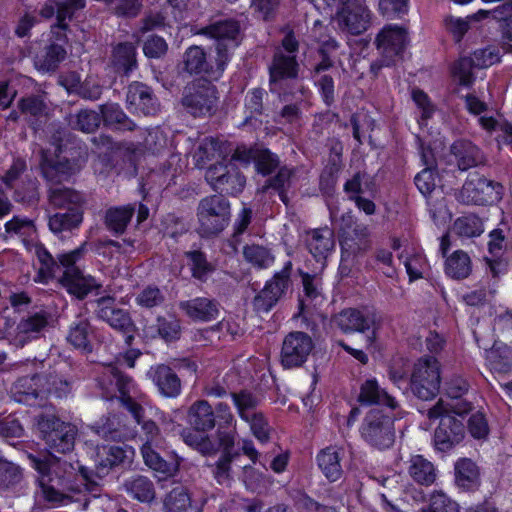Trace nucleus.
I'll list each match as a JSON object with an SVG mask.
<instances>
[{"mask_svg": "<svg viewBox=\"0 0 512 512\" xmlns=\"http://www.w3.org/2000/svg\"><path fill=\"white\" fill-rule=\"evenodd\" d=\"M28 458L40 474L39 485L47 501L60 505L79 502L85 510L89 503L86 491L97 496L98 484L89 479L85 468L80 469L81 476L78 477L71 463L55 455L42 459L29 454Z\"/></svg>", "mask_w": 512, "mask_h": 512, "instance_id": "nucleus-1", "label": "nucleus"}, {"mask_svg": "<svg viewBox=\"0 0 512 512\" xmlns=\"http://www.w3.org/2000/svg\"><path fill=\"white\" fill-rule=\"evenodd\" d=\"M54 154L41 150L40 169L43 178L51 185H59L77 174L86 164L88 152L69 130H48Z\"/></svg>", "mask_w": 512, "mask_h": 512, "instance_id": "nucleus-2", "label": "nucleus"}, {"mask_svg": "<svg viewBox=\"0 0 512 512\" xmlns=\"http://www.w3.org/2000/svg\"><path fill=\"white\" fill-rule=\"evenodd\" d=\"M187 422L196 432H208L217 427L219 445L229 446L235 437V417L227 403L220 402L215 408L207 400H197L187 411Z\"/></svg>", "mask_w": 512, "mask_h": 512, "instance_id": "nucleus-3", "label": "nucleus"}, {"mask_svg": "<svg viewBox=\"0 0 512 512\" xmlns=\"http://www.w3.org/2000/svg\"><path fill=\"white\" fill-rule=\"evenodd\" d=\"M33 424L48 447L49 455L67 454L74 449L78 434L74 424L62 421L53 413L44 412L34 416Z\"/></svg>", "mask_w": 512, "mask_h": 512, "instance_id": "nucleus-4", "label": "nucleus"}, {"mask_svg": "<svg viewBox=\"0 0 512 512\" xmlns=\"http://www.w3.org/2000/svg\"><path fill=\"white\" fill-rule=\"evenodd\" d=\"M86 252L87 242H84L78 248L57 256L58 274L62 273L60 282L70 294L78 299H84L92 290L101 287L92 276H85L77 266Z\"/></svg>", "mask_w": 512, "mask_h": 512, "instance_id": "nucleus-5", "label": "nucleus"}, {"mask_svg": "<svg viewBox=\"0 0 512 512\" xmlns=\"http://www.w3.org/2000/svg\"><path fill=\"white\" fill-rule=\"evenodd\" d=\"M300 64L296 55H286L283 50H276L268 66L269 90L280 100H287L290 90L296 83H303L299 79Z\"/></svg>", "mask_w": 512, "mask_h": 512, "instance_id": "nucleus-6", "label": "nucleus"}, {"mask_svg": "<svg viewBox=\"0 0 512 512\" xmlns=\"http://www.w3.org/2000/svg\"><path fill=\"white\" fill-rule=\"evenodd\" d=\"M230 217V203L223 195L207 196L197 207V231L202 237L216 236L228 226Z\"/></svg>", "mask_w": 512, "mask_h": 512, "instance_id": "nucleus-7", "label": "nucleus"}, {"mask_svg": "<svg viewBox=\"0 0 512 512\" xmlns=\"http://www.w3.org/2000/svg\"><path fill=\"white\" fill-rule=\"evenodd\" d=\"M213 81L200 77L184 87L181 103L192 116L207 117L216 112L219 97Z\"/></svg>", "mask_w": 512, "mask_h": 512, "instance_id": "nucleus-8", "label": "nucleus"}, {"mask_svg": "<svg viewBox=\"0 0 512 512\" xmlns=\"http://www.w3.org/2000/svg\"><path fill=\"white\" fill-rule=\"evenodd\" d=\"M444 402L439 400L427 410L429 419H440L439 425L434 431L433 443L435 449L447 452L459 445L466 435V425L463 419H459L451 413H445Z\"/></svg>", "mask_w": 512, "mask_h": 512, "instance_id": "nucleus-9", "label": "nucleus"}, {"mask_svg": "<svg viewBox=\"0 0 512 512\" xmlns=\"http://www.w3.org/2000/svg\"><path fill=\"white\" fill-rule=\"evenodd\" d=\"M86 0H46L39 9V15L44 19L56 17L51 26L49 44H60L65 48L68 43L66 32L69 30L68 21H71L77 12L83 10Z\"/></svg>", "mask_w": 512, "mask_h": 512, "instance_id": "nucleus-10", "label": "nucleus"}, {"mask_svg": "<svg viewBox=\"0 0 512 512\" xmlns=\"http://www.w3.org/2000/svg\"><path fill=\"white\" fill-rule=\"evenodd\" d=\"M360 435L365 443L375 449H389L395 442L393 417L378 408L369 410L360 426Z\"/></svg>", "mask_w": 512, "mask_h": 512, "instance_id": "nucleus-11", "label": "nucleus"}, {"mask_svg": "<svg viewBox=\"0 0 512 512\" xmlns=\"http://www.w3.org/2000/svg\"><path fill=\"white\" fill-rule=\"evenodd\" d=\"M199 34L215 41V53L228 65L235 49L242 42L240 22L235 19H220L203 27Z\"/></svg>", "mask_w": 512, "mask_h": 512, "instance_id": "nucleus-12", "label": "nucleus"}, {"mask_svg": "<svg viewBox=\"0 0 512 512\" xmlns=\"http://www.w3.org/2000/svg\"><path fill=\"white\" fill-rule=\"evenodd\" d=\"M440 364L433 356H423L413 366L410 389L417 398L428 401L440 390Z\"/></svg>", "mask_w": 512, "mask_h": 512, "instance_id": "nucleus-13", "label": "nucleus"}, {"mask_svg": "<svg viewBox=\"0 0 512 512\" xmlns=\"http://www.w3.org/2000/svg\"><path fill=\"white\" fill-rule=\"evenodd\" d=\"M503 192L504 187L501 183L475 176L464 182L456 199L465 205L489 206L500 202Z\"/></svg>", "mask_w": 512, "mask_h": 512, "instance_id": "nucleus-14", "label": "nucleus"}, {"mask_svg": "<svg viewBox=\"0 0 512 512\" xmlns=\"http://www.w3.org/2000/svg\"><path fill=\"white\" fill-rule=\"evenodd\" d=\"M333 323L344 333L370 332L367 341L371 343L381 327V316L375 309L369 307L348 308L336 314Z\"/></svg>", "mask_w": 512, "mask_h": 512, "instance_id": "nucleus-15", "label": "nucleus"}, {"mask_svg": "<svg viewBox=\"0 0 512 512\" xmlns=\"http://www.w3.org/2000/svg\"><path fill=\"white\" fill-rule=\"evenodd\" d=\"M205 179L218 195L237 196L246 185V177L231 161L217 162L210 165L205 172Z\"/></svg>", "mask_w": 512, "mask_h": 512, "instance_id": "nucleus-16", "label": "nucleus"}, {"mask_svg": "<svg viewBox=\"0 0 512 512\" xmlns=\"http://www.w3.org/2000/svg\"><path fill=\"white\" fill-rule=\"evenodd\" d=\"M182 71L190 75H204L205 78L218 81L224 74L227 64L215 53L209 59L205 49L198 45L188 47L182 56Z\"/></svg>", "mask_w": 512, "mask_h": 512, "instance_id": "nucleus-17", "label": "nucleus"}, {"mask_svg": "<svg viewBox=\"0 0 512 512\" xmlns=\"http://www.w3.org/2000/svg\"><path fill=\"white\" fill-rule=\"evenodd\" d=\"M94 303L93 313L97 319L107 323L112 329L128 335L127 341L133 339L132 333L135 330V324L130 313L117 304L115 297L102 296Z\"/></svg>", "mask_w": 512, "mask_h": 512, "instance_id": "nucleus-18", "label": "nucleus"}, {"mask_svg": "<svg viewBox=\"0 0 512 512\" xmlns=\"http://www.w3.org/2000/svg\"><path fill=\"white\" fill-rule=\"evenodd\" d=\"M292 262L287 261L284 267L267 281L264 288L254 297L253 306L258 313H268L283 297L291 285Z\"/></svg>", "mask_w": 512, "mask_h": 512, "instance_id": "nucleus-19", "label": "nucleus"}, {"mask_svg": "<svg viewBox=\"0 0 512 512\" xmlns=\"http://www.w3.org/2000/svg\"><path fill=\"white\" fill-rule=\"evenodd\" d=\"M339 28L351 35H360L371 25V12L361 0H344L336 14Z\"/></svg>", "mask_w": 512, "mask_h": 512, "instance_id": "nucleus-20", "label": "nucleus"}, {"mask_svg": "<svg viewBox=\"0 0 512 512\" xmlns=\"http://www.w3.org/2000/svg\"><path fill=\"white\" fill-rule=\"evenodd\" d=\"M313 349L311 337L301 331L289 333L282 344L281 362L286 368L302 366Z\"/></svg>", "mask_w": 512, "mask_h": 512, "instance_id": "nucleus-21", "label": "nucleus"}, {"mask_svg": "<svg viewBox=\"0 0 512 512\" xmlns=\"http://www.w3.org/2000/svg\"><path fill=\"white\" fill-rule=\"evenodd\" d=\"M407 42L406 29L397 25H385L374 41L380 56L394 61L402 58Z\"/></svg>", "mask_w": 512, "mask_h": 512, "instance_id": "nucleus-22", "label": "nucleus"}, {"mask_svg": "<svg viewBox=\"0 0 512 512\" xmlns=\"http://www.w3.org/2000/svg\"><path fill=\"white\" fill-rule=\"evenodd\" d=\"M45 373H37L32 376L19 378L11 388V397L14 401L33 406L42 401L47 396Z\"/></svg>", "mask_w": 512, "mask_h": 512, "instance_id": "nucleus-23", "label": "nucleus"}, {"mask_svg": "<svg viewBox=\"0 0 512 512\" xmlns=\"http://www.w3.org/2000/svg\"><path fill=\"white\" fill-rule=\"evenodd\" d=\"M287 100H281L286 103L278 113L275 121L282 125H297L302 119V108L311 95V91L304 83H296Z\"/></svg>", "mask_w": 512, "mask_h": 512, "instance_id": "nucleus-24", "label": "nucleus"}, {"mask_svg": "<svg viewBox=\"0 0 512 512\" xmlns=\"http://www.w3.org/2000/svg\"><path fill=\"white\" fill-rule=\"evenodd\" d=\"M97 385L102 390V397L111 400L117 396H124L131 392L133 380L123 374L117 366L108 365L97 379Z\"/></svg>", "mask_w": 512, "mask_h": 512, "instance_id": "nucleus-25", "label": "nucleus"}, {"mask_svg": "<svg viewBox=\"0 0 512 512\" xmlns=\"http://www.w3.org/2000/svg\"><path fill=\"white\" fill-rule=\"evenodd\" d=\"M126 102L144 115H155L160 110V102L153 89L140 81H133L127 86Z\"/></svg>", "mask_w": 512, "mask_h": 512, "instance_id": "nucleus-26", "label": "nucleus"}, {"mask_svg": "<svg viewBox=\"0 0 512 512\" xmlns=\"http://www.w3.org/2000/svg\"><path fill=\"white\" fill-rule=\"evenodd\" d=\"M147 378L165 398H176L180 395L182 384L176 372L166 364H157L149 368Z\"/></svg>", "mask_w": 512, "mask_h": 512, "instance_id": "nucleus-27", "label": "nucleus"}, {"mask_svg": "<svg viewBox=\"0 0 512 512\" xmlns=\"http://www.w3.org/2000/svg\"><path fill=\"white\" fill-rule=\"evenodd\" d=\"M52 314L46 310H40L28 314L22 318L16 327V339L21 345L26 342L37 339L42 336L43 332L50 325Z\"/></svg>", "mask_w": 512, "mask_h": 512, "instance_id": "nucleus-28", "label": "nucleus"}, {"mask_svg": "<svg viewBox=\"0 0 512 512\" xmlns=\"http://www.w3.org/2000/svg\"><path fill=\"white\" fill-rule=\"evenodd\" d=\"M114 72L129 77L138 69L137 48L132 42H120L113 47L110 57Z\"/></svg>", "mask_w": 512, "mask_h": 512, "instance_id": "nucleus-29", "label": "nucleus"}, {"mask_svg": "<svg viewBox=\"0 0 512 512\" xmlns=\"http://www.w3.org/2000/svg\"><path fill=\"white\" fill-rule=\"evenodd\" d=\"M475 21L494 20L499 23L503 39L512 41V0L493 9H480L469 17Z\"/></svg>", "mask_w": 512, "mask_h": 512, "instance_id": "nucleus-30", "label": "nucleus"}, {"mask_svg": "<svg viewBox=\"0 0 512 512\" xmlns=\"http://www.w3.org/2000/svg\"><path fill=\"white\" fill-rule=\"evenodd\" d=\"M451 154L456 158L459 170L466 171L485 162L481 150L468 140L455 141L450 146Z\"/></svg>", "mask_w": 512, "mask_h": 512, "instance_id": "nucleus-31", "label": "nucleus"}, {"mask_svg": "<svg viewBox=\"0 0 512 512\" xmlns=\"http://www.w3.org/2000/svg\"><path fill=\"white\" fill-rule=\"evenodd\" d=\"M179 307L186 315L198 321H212L218 317V303L206 297H197L191 300L182 301Z\"/></svg>", "mask_w": 512, "mask_h": 512, "instance_id": "nucleus-32", "label": "nucleus"}, {"mask_svg": "<svg viewBox=\"0 0 512 512\" xmlns=\"http://www.w3.org/2000/svg\"><path fill=\"white\" fill-rule=\"evenodd\" d=\"M344 452L341 447L329 446L322 449L317 455L318 467L331 482L339 480L343 475L341 460Z\"/></svg>", "mask_w": 512, "mask_h": 512, "instance_id": "nucleus-33", "label": "nucleus"}, {"mask_svg": "<svg viewBox=\"0 0 512 512\" xmlns=\"http://www.w3.org/2000/svg\"><path fill=\"white\" fill-rule=\"evenodd\" d=\"M18 110H12L9 115L6 116L7 120L16 122L20 116H24L25 119L31 120L33 118L39 121L41 118L47 116V104L40 95H29L22 97L17 104Z\"/></svg>", "mask_w": 512, "mask_h": 512, "instance_id": "nucleus-34", "label": "nucleus"}, {"mask_svg": "<svg viewBox=\"0 0 512 512\" xmlns=\"http://www.w3.org/2000/svg\"><path fill=\"white\" fill-rule=\"evenodd\" d=\"M421 147V157L425 165H435L437 158L444 155L447 147L440 130L427 131L426 136L417 135Z\"/></svg>", "mask_w": 512, "mask_h": 512, "instance_id": "nucleus-35", "label": "nucleus"}, {"mask_svg": "<svg viewBox=\"0 0 512 512\" xmlns=\"http://www.w3.org/2000/svg\"><path fill=\"white\" fill-rule=\"evenodd\" d=\"M163 510L164 512H201V507L192 499L187 488L177 486L165 495Z\"/></svg>", "mask_w": 512, "mask_h": 512, "instance_id": "nucleus-36", "label": "nucleus"}, {"mask_svg": "<svg viewBox=\"0 0 512 512\" xmlns=\"http://www.w3.org/2000/svg\"><path fill=\"white\" fill-rule=\"evenodd\" d=\"M93 333L94 329L89 319L77 317V319L70 325L67 341L76 349L85 353H90L93 350L91 344Z\"/></svg>", "mask_w": 512, "mask_h": 512, "instance_id": "nucleus-37", "label": "nucleus"}, {"mask_svg": "<svg viewBox=\"0 0 512 512\" xmlns=\"http://www.w3.org/2000/svg\"><path fill=\"white\" fill-rule=\"evenodd\" d=\"M136 212V203L114 206L106 210L104 224L114 235H122Z\"/></svg>", "mask_w": 512, "mask_h": 512, "instance_id": "nucleus-38", "label": "nucleus"}, {"mask_svg": "<svg viewBox=\"0 0 512 512\" xmlns=\"http://www.w3.org/2000/svg\"><path fill=\"white\" fill-rule=\"evenodd\" d=\"M125 492L141 503H151L156 498L154 482L147 476L134 475L123 483Z\"/></svg>", "mask_w": 512, "mask_h": 512, "instance_id": "nucleus-39", "label": "nucleus"}, {"mask_svg": "<svg viewBox=\"0 0 512 512\" xmlns=\"http://www.w3.org/2000/svg\"><path fill=\"white\" fill-rule=\"evenodd\" d=\"M66 48L60 44H47L34 58L35 68L42 73H54L66 59Z\"/></svg>", "mask_w": 512, "mask_h": 512, "instance_id": "nucleus-40", "label": "nucleus"}, {"mask_svg": "<svg viewBox=\"0 0 512 512\" xmlns=\"http://www.w3.org/2000/svg\"><path fill=\"white\" fill-rule=\"evenodd\" d=\"M358 401L365 405H384L393 410L398 406L395 398L382 389L375 379H368L361 385Z\"/></svg>", "mask_w": 512, "mask_h": 512, "instance_id": "nucleus-41", "label": "nucleus"}, {"mask_svg": "<svg viewBox=\"0 0 512 512\" xmlns=\"http://www.w3.org/2000/svg\"><path fill=\"white\" fill-rule=\"evenodd\" d=\"M335 246L334 232L325 227L315 229L309 233L307 247L318 261L325 259Z\"/></svg>", "mask_w": 512, "mask_h": 512, "instance_id": "nucleus-42", "label": "nucleus"}, {"mask_svg": "<svg viewBox=\"0 0 512 512\" xmlns=\"http://www.w3.org/2000/svg\"><path fill=\"white\" fill-rule=\"evenodd\" d=\"M49 202L51 205L57 208H80L83 209V205L86 202L85 196L72 188L68 187H50L49 189Z\"/></svg>", "mask_w": 512, "mask_h": 512, "instance_id": "nucleus-43", "label": "nucleus"}, {"mask_svg": "<svg viewBox=\"0 0 512 512\" xmlns=\"http://www.w3.org/2000/svg\"><path fill=\"white\" fill-rule=\"evenodd\" d=\"M455 483L466 491H473L479 487V470L471 459L462 458L456 462Z\"/></svg>", "mask_w": 512, "mask_h": 512, "instance_id": "nucleus-44", "label": "nucleus"}, {"mask_svg": "<svg viewBox=\"0 0 512 512\" xmlns=\"http://www.w3.org/2000/svg\"><path fill=\"white\" fill-rule=\"evenodd\" d=\"M141 453L146 466L162 474L165 477L173 476L178 471V464L176 461L165 460L151 445L146 441L141 447Z\"/></svg>", "mask_w": 512, "mask_h": 512, "instance_id": "nucleus-45", "label": "nucleus"}, {"mask_svg": "<svg viewBox=\"0 0 512 512\" xmlns=\"http://www.w3.org/2000/svg\"><path fill=\"white\" fill-rule=\"evenodd\" d=\"M409 476L418 484L430 486L436 480V469L432 462L422 455H414L409 460Z\"/></svg>", "mask_w": 512, "mask_h": 512, "instance_id": "nucleus-46", "label": "nucleus"}, {"mask_svg": "<svg viewBox=\"0 0 512 512\" xmlns=\"http://www.w3.org/2000/svg\"><path fill=\"white\" fill-rule=\"evenodd\" d=\"M184 256L188 260L191 276L201 283H206L215 271L214 264L208 261L206 254L196 249L186 251Z\"/></svg>", "mask_w": 512, "mask_h": 512, "instance_id": "nucleus-47", "label": "nucleus"}, {"mask_svg": "<svg viewBox=\"0 0 512 512\" xmlns=\"http://www.w3.org/2000/svg\"><path fill=\"white\" fill-rule=\"evenodd\" d=\"M266 91L263 88H254L245 97V108L249 114L245 116L243 125L257 128L263 124V98Z\"/></svg>", "mask_w": 512, "mask_h": 512, "instance_id": "nucleus-48", "label": "nucleus"}, {"mask_svg": "<svg viewBox=\"0 0 512 512\" xmlns=\"http://www.w3.org/2000/svg\"><path fill=\"white\" fill-rule=\"evenodd\" d=\"M83 221V209L69 208V211L58 212L49 218V228L54 234L72 231Z\"/></svg>", "mask_w": 512, "mask_h": 512, "instance_id": "nucleus-49", "label": "nucleus"}, {"mask_svg": "<svg viewBox=\"0 0 512 512\" xmlns=\"http://www.w3.org/2000/svg\"><path fill=\"white\" fill-rule=\"evenodd\" d=\"M97 474H106L109 469L124 463L126 451L120 446H103L97 451Z\"/></svg>", "mask_w": 512, "mask_h": 512, "instance_id": "nucleus-50", "label": "nucleus"}, {"mask_svg": "<svg viewBox=\"0 0 512 512\" xmlns=\"http://www.w3.org/2000/svg\"><path fill=\"white\" fill-rule=\"evenodd\" d=\"M235 437H232V443L229 446L220 445L223 451L220 458L215 462L212 470L213 476L220 485H229L232 481L231 463L238 456L233 452Z\"/></svg>", "mask_w": 512, "mask_h": 512, "instance_id": "nucleus-51", "label": "nucleus"}, {"mask_svg": "<svg viewBox=\"0 0 512 512\" xmlns=\"http://www.w3.org/2000/svg\"><path fill=\"white\" fill-rule=\"evenodd\" d=\"M445 272L453 279L467 278L471 273V260L467 253L457 250L446 259Z\"/></svg>", "mask_w": 512, "mask_h": 512, "instance_id": "nucleus-52", "label": "nucleus"}, {"mask_svg": "<svg viewBox=\"0 0 512 512\" xmlns=\"http://www.w3.org/2000/svg\"><path fill=\"white\" fill-rule=\"evenodd\" d=\"M231 398L238 416L242 420L249 419L250 415L259 411L260 398L249 390L242 389L239 392H233Z\"/></svg>", "mask_w": 512, "mask_h": 512, "instance_id": "nucleus-53", "label": "nucleus"}, {"mask_svg": "<svg viewBox=\"0 0 512 512\" xmlns=\"http://www.w3.org/2000/svg\"><path fill=\"white\" fill-rule=\"evenodd\" d=\"M23 480L22 468L0 457V492L15 489Z\"/></svg>", "mask_w": 512, "mask_h": 512, "instance_id": "nucleus-54", "label": "nucleus"}, {"mask_svg": "<svg viewBox=\"0 0 512 512\" xmlns=\"http://www.w3.org/2000/svg\"><path fill=\"white\" fill-rule=\"evenodd\" d=\"M92 429L105 440L119 441L123 437L120 417L115 414L102 417Z\"/></svg>", "mask_w": 512, "mask_h": 512, "instance_id": "nucleus-55", "label": "nucleus"}, {"mask_svg": "<svg viewBox=\"0 0 512 512\" xmlns=\"http://www.w3.org/2000/svg\"><path fill=\"white\" fill-rule=\"evenodd\" d=\"M36 256L40 263L38 269V280L40 282L48 283L50 279L58 277V259H55L42 245L36 247Z\"/></svg>", "mask_w": 512, "mask_h": 512, "instance_id": "nucleus-56", "label": "nucleus"}, {"mask_svg": "<svg viewBox=\"0 0 512 512\" xmlns=\"http://www.w3.org/2000/svg\"><path fill=\"white\" fill-rule=\"evenodd\" d=\"M39 182L36 178L26 176L19 184L14 185V200L27 205H33L39 200Z\"/></svg>", "mask_w": 512, "mask_h": 512, "instance_id": "nucleus-57", "label": "nucleus"}, {"mask_svg": "<svg viewBox=\"0 0 512 512\" xmlns=\"http://www.w3.org/2000/svg\"><path fill=\"white\" fill-rule=\"evenodd\" d=\"M243 255L247 262L261 269L268 268L275 259L270 249L257 244L245 245Z\"/></svg>", "mask_w": 512, "mask_h": 512, "instance_id": "nucleus-58", "label": "nucleus"}, {"mask_svg": "<svg viewBox=\"0 0 512 512\" xmlns=\"http://www.w3.org/2000/svg\"><path fill=\"white\" fill-rule=\"evenodd\" d=\"M453 231L461 237L472 238L481 235L484 228L482 220L478 216L469 214L455 220Z\"/></svg>", "mask_w": 512, "mask_h": 512, "instance_id": "nucleus-59", "label": "nucleus"}, {"mask_svg": "<svg viewBox=\"0 0 512 512\" xmlns=\"http://www.w3.org/2000/svg\"><path fill=\"white\" fill-rule=\"evenodd\" d=\"M156 328L158 335L166 342H173L180 338V321L174 317H157Z\"/></svg>", "mask_w": 512, "mask_h": 512, "instance_id": "nucleus-60", "label": "nucleus"}, {"mask_svg": "<svg viewBox=\"0 0 512 512\" xmlns=\"http://www.w3.org/2000/svg\"><path fill=\"white\" fill-rule=\"evenodd\" d=\"M164 293L155 285H148L136 296V303L142 308L152 309L159 307L165 302Z\"/></svg>", "mask_w": 512, "mask_h": 512, "instance_id": "nucleus-61", "label": "nucleus"}, {"mask_svg": "<svg viewBox=\"0 0 512 512\" xmlns=\"http://www.w3.org/2000/svg\"><path fill=\"white\" fill-rule=\"evenodd\" d=\"M256 171L264 176L274 172L280 164L279 157L272 153L269 149L262 146L259 147L255 158Z\"/></svg>", "mask_w": 512, "mask_h": 512, "instance_id": "nucleus-62", "label": "nucleus"}, {"mask_svg": "<svg viewBox=\"0 0 512 512\" xmlns=\"http://www.w3.org/2000/svg\"><path fill=\"white\" fill-rule=\"evenodd\" d=\"M44 381L47 394H53L57 398H65L72 391V381L53 373H45Z\"/></svg>", "mask_w": 512, "mask_h": 512, "instance_id": "nucleus-63", "label": "nucleus"}, {"mask_svg": "<svg viewBox=\"0 0 512 512\" xmlns=\"http://www.w3.org/2000/svg\"><path fill=\"white\" fill-rule=\"evenodd\" d=\"M419 512H459V506L443 492H434L430 496L429 505Z\"/></svg>", "mask_w": 512, "mask_h": 512, "instance_id": "nucleus-64", "label": "nucleus"}]
</instances>
